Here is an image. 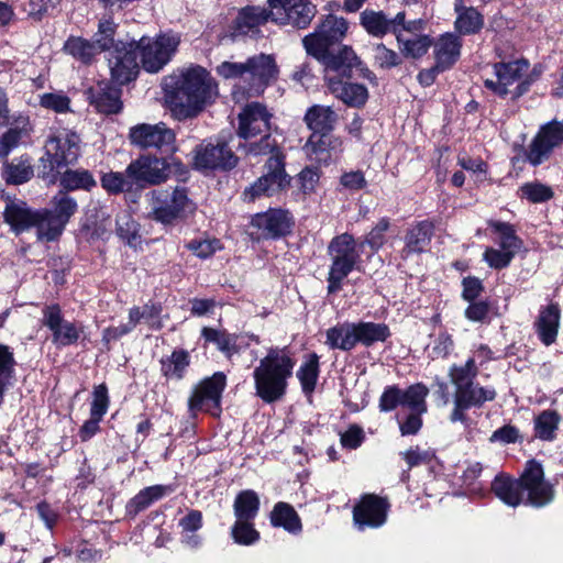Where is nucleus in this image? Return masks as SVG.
Returning <instances> with one entry per match:
<instances>
[{
	"instance_id": "39",
	"label": "nucleus",
	"mask_w": 563,
	"mask_h": 563,
	"mask_svg": "<svg viewBox=\"0 0 563 563\" xmlns=\"http://www.w3.org/2000/svg\"><path fill=\"white\" fill-rule=\"evenodd\" d=\"M271 522L275 527H283L290 533H298L302 528L299 516L295 509L286 503L275 505L271 514Z\"/></svg>"
},
{
	"instance_id": "25",
	"label": "nucleus",
	"mask_w": 563,
	"mask_h": 563,
	"mask_svg": "<svg viewBox=\"0 0 563 563\" xmlns=\"http://www.w3.org/2000/svg\"><path fill=\"white\" fill-rule=\"evenodd\" d=\"M32 131L29 117L22 114L15 117L10 128L0 136V159L7 158L12 151L30 137Z\"/></svg>"
},
{
	"instance_id": "7",
	"label": "nucleus",
	"mask_w": 563,
	"mask_h": 563,
	"mask_svg": "<svg viewBox=\"0 0 563 563\" xmlns=\"http://www.w3.org/2000/svg\"><path fill=\"white\" fill-rule=\"evenodd\" d=\"M494 78L484 81L485 87L499 97L509 96L516 100L529 91L531 85L539 78L540 71L526 58L501 60L493 65Z\"/></svg>"
},
{
	"instance_id": "49",
	"label": "nucleus",
	"mask_w": 563,
	"mask_h": 563,
	"mask_svg": "<svg viewBox=\"0 0 563 563\" xmlns=\"http://www.w3.org/2000/svg\"><path fill=\"white\" fill-rule=\"evenodd\" d=\"M260 499L253 490L240 493L234 501L236 520H253L258 512Z\"/></svg>"
},
{
	"instance_id": "57",
	"label": "nucleus",
	"mask_w": 563,
	"mask_h": 563,
	"mask_svg": "<svg viewBox=\"0 0 563 563\" xmlns=\"http://www.w3.org/2000/svg\"><path fill=\"white\" fill-rule=\"evenodd\" d=\"M233 540L242 545H252L260 539L252 520H236L231 531Z\"/></svg>"
},
{
	"instance_id": "34",
	"label": "nucleus",
	"mask_w": 563,
	"mask_h": 563,
	"mask_svg": "<svg viewBox=\"0 0 563 563\" xmlns=\"http://www.w3.org/2000/svg\"><path fill=\"white\" fill-rule=\"evenodd\" d=\"M354 322H342L325 332V344L332 350L351 351L356 346Z\"/></svg>"
},
{
	"instance_id": "41",
	"label": "nucleus",
	"mask_w": 563,
	"mask_h": 563,
	"mask_svg": "<svg viewBox=\"0 0 563 563\" xmlns=\"http://www.w3.org/2000/svg\"><path fill=\"white\" fill-rule=\"evenodd\" d=\"M51 214L65 227L77 212V201L65 191H59L51 199V207L46 208Z\"/></svg>"
},
{
	"instance_id": "50",
	"label": "nucleus",
	"mask_w": 563,
	"mask_h": 563,
	"mask_svg": "<svg viewBox=\"0 0 563 563\" xmlns=\"http://www.w3.org/2000/svg\"><path fill=\"white\" fill-rule=\"evenodd\" d=\"M59 183L67 190H89L96 186L92 175L84 169H67L60 175Z\"/></svg>"
},
{
	"instance_id": "1",
	"label": "nucleus",
	"mask_w": 563,
	"mask_h": 563,
	"mask_svg": "<svg viewBox=\"0 0 563 563\" xmlns=\"http://www.w3.org/2000/svg\"><path fill=\"white\" fill-rule=\"evenodd\" d=\"M273 114L261 102L247 103L239 113L238 135L244 140L262 135L258 142L245 145V152L251 156L268 155L266 173L244 191L247 200L262 196H272L289 185V177L284 167V155L277 148V142L272 137Z\"/></svg>"
},
{
	"instance_id": "5",
	"label": "nucleus",
	"mask_w": 563,
	"mask_h": 563,
	"mask_svg": "<svg viewBox=\"0 0 563 563\" xmlns=\"http://www.w3.org/2000/svg\"><path fill=\"white\" fill-rule=\"evenodd\" d=\"M294 366L295 361L287 349L269 347L253 372L256 395L267 404L280 399L286 393Z\"/></svg>"
},
{
	"instance_id": "14",
	"label": "nucleus",
	"mask_w": 563,
	"mask_h": 563,
	"mask_svg": "<svg viewBox=\"0 0 563 563\" xmlns=\"http://www.w3.org/2000/svg\"><path fill=\"white\" fill-rule=\"evenodd\" d=\"M136 42H117L108 53V65L111 77L118 85H124L134 80L139 74L136 56Z\"/></svg>"
},
{
	"instance_id": "45",
	"label": "nucleus",
	"mask_w": 563,
	"mask_h": 563,
	"mask_svg": "<svg viewBox=\"0 0 563 563\" xmlns=\"http://www.w3.org/2000/svg\"><path fill=\"white\" fill-rule=\"evenodd\" d=\"M397 42L401 53L411 58L423 56L431 46V38L426 34L409 36L397 31Z\"/></svg>"
},
{
	"instance_id": "2",
	"label": "nucleus",
	"mask_w": 563,
	"mask_h": 563,
	"mask_svg": "<svg viewBox=\"0 0 563 563\" xmlns=\"http://www.w3.org/2000/svg\"><path fill=\"white\" fill-rule=\"evenodd\" d=\"M173 115L178 120L194 118L212 98L213 81L201 66L179 69L165 80Z\"/></svg>"
},
{
	"instance_id": "47",
	"label": "nucleus",
	"mask_w": 563,
	"mask_h": 563,
	"mask_svg": "<svg viewBox=\"0 0 563 563\" xmlns=\"http://www.w3.org/2000/svg\"><path fill=\"white\" fill-rule=\"evenodd\" d=\"M64 51L84 64L90 63L100 53L93 41L76 36L65 42Z\"/></svg>"
},
{
	"instance_id": "18",
	"label": "nucleus",
	"mask_w": 563,
	"mask_h": 563,
	"mask_svg": "<svg viewBox=\"0 0 563 563\" xmlns=\"http://www.w3.org/2000/svg\"><path fill=\"white\" fill-rule=\"evenodd\" d=\"M43 324L52 332V342L58 346L75 344L81 333L82 327L64 319L58 305H51L43 309Z\"/></svg>"
},
{
	"instance_id": "52",
	"label": "nucleus",
	"mask_w": 563,
	"mask_h": 563,
	"mask_svg": "<svg viewBox=\"0 0 563 563\" xmlns=\"http://www.w3.org/2000/svg\"><path fill=\"white\" fill-rule=\"evenodd\" d=\"M489 227L499 234V247L516 255L521 249L522 242L516 235L514 228L508 223L499 221H489Z\"/></svg>"
},
{
	"instance_id": "12",
	"label": "nucleus",
	"mask_w": 563,
	"mask_h": 563,
	"mask_svg": "<svg viewBox=\"0 0 563 563\" xmlns=\"http://www.w3.org/2000/svg\"><path fill=\"white\" fill-rule=\"evenodd\" d=\"M347 31V22L343 18L328 15L317 31L303 37L306 52L311 56H324V52L341 42Z\"/></svg>"
},
{
	"instance_id": "60",
	"label": "nucleus",
	"mask_w": 563,
	"mask_h": 563,
	"mask_svg": "<svg viewBox=\"0 0 563 563\" xmlns=\"http://www.w3.org/2000/svg\"><path fill=\"white\" fill-rule=\"evenodd\" d=\"M109 407L108 388L104 384H100L93 388L92 401L90 406V416L97 419L103 418Z\"/></svg>"
},
{
	"instance_id": "35",
	"label": "nucleus",
	"mask_w": 563,
	"mask_h": 563,
	"mask_svg": "<svg viewBox=\"0 0 563 563\" xmlns=\"http://www.w3.org/2000/svg\"><path fill=\"white\" fill-rule=\"evenodd\" d=\"M65 225L56 220L47 209H38L34 219L36 238L41 242H53L59 239L65 230Z\"/></svg>"
},
{
	"instance_id": "11",
	"label": "nucleus",
	"mask_w": 563,
	"mask_h": 563,
	"mask_svg": "<svg viewBox=\"0 0 563 563\" xmlns=\"http://www.w3.org/2000/svg\"><path fill=\"white\" fill-rule=\"evenodd\" d=\"M227 386V376L216 372L212 376L202 379L192 390L188 400V410L191 417L198 412H207L213 417L221 413L222 393Z\"/></svg>"
},
{
	"instance_id": "36",
	"label": "nucleus",
	"mask_w": 563,
	"mask_h": 563,
	"mask_svg": "<svg viewBox=\"0 0 563 563\" xmlns=\"http://www.w3.org/2000/svg\"><path fill=\"white\" fill-rule=\"evenodd\" d=\"M189 364V353L181 349L175 350L169 356L161 360V372L167 379L180 380L184 378Z\"/></svg>"
},
{
	"instance_id": "20",
	"label": "nucleus",
	"mask_w": 563,
	"mask_h": 563,
	"mask_svg": "<svg viewBox=\"0 0 563 563\" xmlns=\"http://www.w3.org/2000/svg\"><path fill=\"white\" fill-rule=\"evenodd\" d=\"M389 504L376 495H364L353 509V519L360 530L379 528L387 520Z\"/></svg>"
},
{
	"instance_id": "30",
	"label": "nucleus",
	"mask_w": 563,
	"mask_h": 563,
	"mask_svg": "<svg viewBox=\"0 0 563 563\" xmlns=\"http://www.w3.org/2000/svg\"><path fill=\"white\" fill-rule=\"evenodd\" d=\"M336 143L329 133H312L303 145V152L311 161L329 164Z\"/></svg>"
},
{
	"instance_id": "56",
	"label": "nucleus",
	"mask_w": 563,
	"mask_h": 563,
	"mask_svg": "<svg viewBox=\"0 0 563 563\" xmlns=\"http://www.w3.org/2000/svg\"><path fill=\"white\" fill-rule=\"evenodd\" d=\"M355 263L332 260L328 276V291L338 292L342 288V282L353 271Z\"/></svg>"
},
{
	"instance_id": "44",
	"label": "nucleus",
	"mask_w": 563,
	"mask_h": 563,
	"mask_svg": "<svg viewBox=\"0 0 563 563\" xmlns=\"http://www.w3.org/2000/svg\"><path fill=\"white\" fill-rule=\"evenodd\" d=\"M455 11L457 13L455 27L461 34H474L482 29L484 20L476 9L455 3Z\"/></svg>"
},
{
	"instance_id": "63",
	"label": "nucleus",
	"mask_w": 563,
	"mask_h": 563,
	"mask_svg": "<svg viewBox=\"0 0 563 563\" xmlns=\"http://www.w3.org/2000/svg\"><path fill=\"white\" fill-rule=\"evenodd\" d=\"M515 255L511 252H507L503 249L487 247L483 254L484 261L489 267L495 269H501L511 263Z\"/></svg>"
},
{
	"instance_id": "40",
	"label": "nucleus",
	"mask_w": 563,
	"mask_h": 563,
	"mask_svg": "<svg viewBox=\"0 0 563 563\" xmlns=\"http://www.w3.org/2000/svg\"><path fill=\"white\" fill-rule=\"evenodd\" d=\"M268 18L272 19L271 12L267 13L264 8L246 7L239 12L235 20L236 32L240 34H247L266 22Z\"/></svg>"
},
{
	"instance_id": "19",
	"label": "nucleus",
	"mask_w": 563,
	"mask_h": 563,
	"mask_svg": "<svg viewBox=\"0 0 563 563\" xmlns=\"http://www.w3.org/2000/svg\"><path fill=\"white\" fill-rule=\"evenodd\" d=\"M563 143V123L552 121L541 126L529 146L527 159L533 166L544 162L556 146Z\"/></svg>"
},
{
	"instance_id": "53",
	"label": "nucleus",
	"mask_w": 563,
	"mask_h": 563,
	"mask_svg": "<svg viewBox=\"0 0 563 563\" xmlns=\"http://www.w3.org/2000/svg\"><path fill=\"white\" fill-rule=\"evenodd\" d=\"M117 233L131 246H136L140 243L139 224L128 211H122L117 216Z\"/></svg>"
},
{
	"instance_id": "21",
	"label": "nucleus",
	"mask_w": 563,
	"mask_h": 563,
	"mask_svg": "<svg viewBox=\"0 0 563 563\" xmlns=\"http://www.w3.org/2000/svg\"><path fill=\"white\" fill-rule=\"evenodd\" d=\"M238 157L224 143H202L195 150L194 165L197 169H231Z\"/></svg>"
},
{
	"instance_id": "13",
	"label": "nucleus",
	"mask_w": 563,
	"mask_h": 563,
	"mask_svg": "<svg viewBox=\"0 0 563 563\" xmlns=\"http://www.w3.org/2000/svg\"><path fill=\"white\" fill-rule=\"evenodd\" d=\"M169 164L165 158L142 155L131 162L125 174L131 183L141 188L159 185L169 177Z\"/></svg>"
},
{
	"instance_id": "42",
	"label": "nucleus",
	"mask_w": 563,
	"mask_h": 563,
	"mask_svg": "<svg viewBox=\"0 0 563 563\" xmlns=\"http://www.w3.org/2000/svg\"><path fill=\"white\" fill-rule=\"evenodd\" d=\"M169 490L167 486L154 485L139 492L126 505L130 515H136L150 507L154 501L163 498Z\"/></svg>"
},
{
	"instance_id": "58",
	"label": "nucleus",
	"mask_w": 563,
	"mask_h": 563,
	"mask_svg": "<svg viewBox=\"0 0 563 563\" xmlns=\"http://www.w3.org/2000/svg\"><path fill=\"white\" fill-rule=\"evenodd\" d=\"M520 195L532 203H541L553 197L552 189L541 183H527L520 187Z\"/></svg>"
},
{
	"instance_id": "46",
	"label": "nucleus",
	"mask_w": 563,
	"mask_h": 563,
	"mask_svg": "<svg viewBox=\"0 0 563 563\" xmlns=\"http://www.w3.org/2000/svg\"><path fill=\"white\" fill-rule=\"evenodd\" d=\"M361 22L373 36L382 37L387 33H393L394 18L388 19L383 12L364 11L361 14Z\"/></svg>"
},
{
	"instance_id": "64",
	"label": "nucleus",
	"mask_w": 563,
	"mask_h": 563,
	"mask_svg": "<svg viewBox=\"0 0 563 563\" xmlns=\"http://www.w3.org/2000/svg\"><path fill=\"white\" fill-rule=\"evenodd\" d=\"M133 183L128 176L121 173L110 172L102 176L101 185L110 194H119L125 189H130Z\"/></svg>"
},
{
	"instance_id": "6",
	"label": "nucleus",
	"mask_w": 563,
	"mask_h": 563,
	"mask_svg": "<svg viewBox=\"0 0 563 563\" xmlns=\"http://www.w3.org/2000/svg\"><path fill=\"white\" fill-rule=\"evenodd\" d=\"M477 375L475 358L471 357L463 366H452L450 378L455 386L454 409L451 413V421H464V411L472 407H481L484 402L495 398L496 391L493 388L482 387L473 379Z\"/></svg>"
},
{
	"instance_id": "62",
	"label": "nucleus",
	"mask_w": 563,
	"mask_h": 563,
	"mask_svg": "<svg viewBox=\"0 0 563 563\" xmlns=\"http://www.w3.org/2000/svg\"><path fill=\"white\" fill-rule=\"evenodd\" d=\"M373 57L375 65L386 69L396 67L401 63L400 56L395 51L387 48L384 44L374 46Z\"/></svg>"
},
{
	"instance_id": "17",
	"label": "nucleus",
	"mask_w": 563,
	"mask_h": 563,
	"mask_svg": "<svg viewBox=\"0 0 563 563\" xmlns=\"http://www.w3.org/2000/svg\"><path fill=\"white\" fill-rule=\"evenodd\" d=\"M130 141L141 148L155 147L165 152H173L175 148V133L165 123L139 124L130 130Z\"/></svg>"
},
{
	"instance_id": "28",
	"label": "nucleus",
	"mask_w": 563,
	"mask_h": 563,
	"mask_svg": "<svg viewBox=\"0 0 563 563\" xmlns=\"http://www.w3.org/2000/svg\"><path fill=\"white\" fill-rule=\"evenodd\" d=\"M328 88L349 107L361 108L368 99V90L361 84L329 79Z\"/></svg>"
},
{
	"instance_id": "16",
	"label": "nucleus",
	"mask_w": 563,
	"mask_h": 563,
	"mask_svg": "<svg viewBox=\"0 0 563 563\" xmlns=\"http://www.w3.org/2000/svg\"><path fill=\"white\" fill-rule=\"evenodd\" d=\"M429 389L423 384H415L402 390L396 385L387 386L379 398V410L389 412L398 406L402 408L416 407L427 411L426 398Z\"/></svg>"
},
{
	"instance_id": "29",
	"label": "nucleus",
	"mask_w": 563,
	"mask_h": 563,
	"mask_svg": "<svg viewBox=\"0 0 563 563\" xmlns=\"http://www.w3.org/2000/svg\"><path fill=\"white\" fill-rule=\"evenodd\" d=\"M33 175L32 159L27 155H21L3 162L1 176L9 185H22L27 183Z\"/></svg>"
},
{
	"instance_id": "3",
	"label": "nucleus",
	"mask_w": 563,
	"mask_h": 563,
	"mask_svg": "<svg viewBox=\"0 0 563 563\" xmlns=\"http://www.w3.org/2000/svg\"><path fill=\"white\" fill-rule=\"evenodd\" d=\"M217 73L224 79H235L233 98L243 96H260L278 77L279 68L273 55L258 54L244 63L222 62L217 66Z\"/></svg>"
},
{
	"instance_id": "22",
	"label": "nucleus",
	"mask_w": 563,
	"mask_h": 563,
	"mask_svg": "<svg viewBox=\"0 0 563 563\" xmlns=\"http://www.w3.org/2000/svg\"><path fill=\"white\" fill-rule=\"evenodd\" d=\"M324 65V79L329 86V79L341 80V77H349L351 70L357 65V56L354 51L347 46L342 47L336 53L334 48L324 52V56H313Z\"/></svg>"
},
{
	"instance_id": "48",
	"label": "nucleus",
	"mask_w": 563,
	"mask_h": 563,
	"mask_svg": "<svg viewBox=\"0 0 563 563\" xmlns=\"http://www.w3.org/2000/svg\"><path fill=\"white\" fill-rule=\"evenodd\" d=\"M319 376V356L310 354L297 371V377L306 395L312 394Z\"/></svg>"
},
{
	"instance_id": "15",
	"label": "nucleus",
	"mask_w": 563,
	"mask_h": 563,
	"mask_svg": "<svg viewBox=\"0 0 563 563\" xmlns=\"http://www.w3.org/2000/svg\"><path fill=\"white\" fill-rule=\"evenodd\" d=\"M272 21L299 29L306 27L316 14V7L309 0H267Z\"/></svg>"
},
{
	"instance_id": "9",
	"label": "nucleus",
	"mask_w": 563,
	"mask_h": 563,
	"mask_svg": "<svg viewBox=\"0 0 563 563\" xmlns=\"http://www.w3.org/2000/svg\"><path fill=\"white\" fill-rule=\"evenodd\" d=\"M148 217L164 225L174 224L195 210L194 202L183 187L155 189L147 194Z\"/></svg>"
},
{
	"instance_id": "33",
	"label": "nucleus",
	"mask_w": 563,
	"mask_h": 563,
	"mask_svg": "<svg viewBox=\"0 0 563 563\" xmlns=\"http://www.w3.org/2000/svg\"><path fill=\"white\" fill-rule=\"evenodd\" d=\"M559 325L560 309L556 305L551 303L540 311L536 328L540 340L545 345H550L555 341Z\"/></svg>"
},
{
	"instance_id": "37",
	"label": "nucleus",
	"mask_w": 563,
	"mask_h": 563,
	"mask_svg": "<svg viewBox=\"0 0 563 563\" xmlns=\"http://www.w3.org/2000/svg\"><path fill=\"white\" fill-rule=\"evenodd\" d=\"M331 260L355 263L360 258L355 240L351 234L343 233L334 238L329 244Z\"/></svg>"
},
{
	"instance_id": "8",
	"label": "nucleus",
	"mask_w": 563,
	"mask_h": 563,
	"mask_svg": "<svg viewBox=\"0 0 563 563\" xmlns=\"http://www.w3.org/2000/svg\"><path fill=\"white\" fill-rule=\"evenodd\" d=\"M80 155V137L73 131L63 130L51 135L38 159L40 176L47 184H55L60 169L77 162Z\"/></svg>"
},
{
	"instance_id": "23",
	"label": "nucleus",
	"mask_w": 563,
	"mask_h": 563,
	"mask_svg": "<svg viewBox=\"0 0 563 563\" xmlns=\"http://www.w3.org/2000/svg\"><path fill=\"white\" fill-rule=\"evenodd\" d=\"M252 225L261 231L264 238H277L289 232L291 218L287 211L271 209L264 213H257L252 219Z\"/></svg>"
},
{
	"instance_id": "55",
	"label": "nucleus",
	"mask_w": 563,
	"mask_h": 563,
	"mask_svg": "<svg viewBox=\"0 0 563 563\" xmlns=\"http://www.w3.org/2000/svg\"><path fill=\"white\" fill-rule=\"evenodd\" d=\"M117 24L111 19L101 20L98 24V31L93 35V42L99 52L108 51V53L117 44L114 34Z\"/></svg>"
},
{
	"instance_id": "26",
	"label": "nucleus",
	"mask_w": 563,
	"mask_h": 563,
	"mask_svg": "<svg viewBox=\"0 0 563 563\" xmlns=\"http://www.w3.org/2000/svg\"><path fill=\"white\" fill-rule=\"evenodd\" d=\"M91 103L98 112L104 114L118 113L122 109L121 89L109 84L100 82L90 89Z\"/></svg>"
},
{
	"instance_id": "43",
	"label": "nucleus",
	"mask_w": 563,
	"mask_h": 563,
	"mask_svg": "<svg viewBox=\"0 0 563 563\" xmlns=\"http://www.w3.org/2000/svg\"><path fill=\"white\" fill-rule=\"evenodd\" d=\"M201 336L206 342L214 344L229 358L238 353L236 335L234 334H230L224 330L205 327L201 330Z\"/></svg>"
},
{
	"instance_id": "59",
	"label": "nucleus",
	"mask_w": 563,
	"mask_h": 563,
	"mask_svg": "<svg viewBox=\"0 0 563 563\" xmlns=\"http://www.w3.org/2000/svg\"><path fill=\"white\" fill-rule=\"evenodd\" d=\"M424 30V21L421 19L406 20V13L404 11L398 12L394 16V29L393 34L397 37V31L401 34L409 36H416L422 34Z\"/></svg>"
},
{
	"instance_id": "61",
	"label": "nucleus",
	"mask_w": 563,
	"mask_h": 563,
	"mask_svg": "<svg viewBox=\"0 0 563 563\" xmlns=\"http://www.w3.org/2000/svg\"><path fill=\"white\" fill-rule=\"evenodd\" d=\"M389 225V219L382 218L366 235L363 244L368 245L373 252H377L386 242L385 234Z\"/></svg>"
},
{
	"instance_id": "31",
	"label": "nucleus",
	"mask_w": 563,
	"mask_h": 563,
	"mask_svg": "<svg viewBox=\"0 0 563 563\" xmlns=\"http://www.w3.org/2000/svg\"><path fill=\"white\" fill-rule=\"evenodd\" d=\"M433 233V225L429 221H420L408 229L405 235L404 256L422 253L428 247Z\"/></svg>"
},
{
	"instance_id": "32",
	"label": "nucleus",
	"mask_w": 563,
	"mask_h": 563,
	"mask_svg": "<svg viewBox=\"0 0 563 563\" xmlns=\"http://www.w3.org/2000/svg\"><path fill=\"white\" fill-rule=\"evenodd\" d=\"M338 115L331 107L314 104L305 114L303 121L312 133H329L333 130Z\"/></svg>"
},
{
	"instance_id": "24",
	"label": "nucleus",
	"mask_w": 563,
	"mask_h": 563,
	"mask_svg": "<svg viewBox=\"0 0 563 563\" xmlns=\"http://www.w3.org/2000/svg\"><path fill=\"white\" fill-rule=\"evenodd\" d=\"M36 211L30 208L23 200L8 198L3 217L11 230L20 234L33 228Z\"/></svg>"
},
{
	"instance_id": "10",
	"label": "nucleus",
	"mask_w": 563,
	"mask_h": 563,
	"mask_svg": "<svg viewBox=\"0 0 563 563\" xmlns=\"http://www.w3.org/2000/svg\"><path fill=\"white\" fill-rule=\"evenodd\" d=\"M179 44L180 36L173 32L161 33L155 37L142 36L136 43L142 67L147 73H158L172 60Z\"/></svg>"
},
{
	"instance_id": "27",
	"label": "nucleus",
	"mask_w": 563,
	"mask_h": 563,
	"mask_svg": "<svg viewBox=\"0 0 563 563\" xmlns=\"http://www.w3.org/2000/svg\"><path fill=\"white\" fill-rule=\"evenodd\" d=\"M462 41L453 33L441 35L434 43V59L440 69H450L460 58Z\"/></svg>"
},
{
	"instance_id": "51",
	"label": "nucleus",
	"mask_w": 563,
	"mask_h": 563,
	"mask_svg": "<svg viewBox=\"0 0 563 563\" xmlns=\"http://www.w3.org/2000/svg\"><path fill=\"white\" fill-rule=\"evenodd\" d=\"M560 420L561 418L556 411H542L534 420L536 437L544 441L553 440Z\"/></svg>"
},
{
	"instance_id": "38",
	"label": "nucleus",
	"mask_w": 563,
	"mask_h": 563,
	"mask_svg": "<svg viewBox=\"0 0 563 563\" xmlns=\"http://www.w3.org/2000/svg\"><path fill=\"white\" fill-rule=\"evenodd\" d=\"M356 344L361 343L371 346L376 342H384L389 335V329L386 324L374 322L354 323Z\"/></svg>"
},
{
	"instance_id": "4",
	"label": "nucleus",
	"mask_w": 563,
	"mask_h": 563,
	"mask_svg": "<svg viewBox=\"0 0 563 563\" xmlns=\"http://www.w3.org/2000/svg\"><path fill=\"white\" fill-rule=\"evenodd\" d=\"M492 490L506 505L517 507L523 503L533 507H543L552 501L553 488L544 481L543 468L536 461H529L519 479L508 476H496L492 483Z\"/></svg>"
},
{
	"instance_id": "54",
	"label": "nucleus",
	"mask_w": 563,
	"mask_h": 563,
	"mask_svg": "<svg viewBox=\"0 0 563 563\" xmlns=\"http://www.w3.org/2000/svg\"><path fill=\"white\" fill-rule=\"evenodd\" d=\"M15 361L13 353L5 345H0V405L3 401L5 389L11 384Z\"/></svg>"
}]
</instances>
